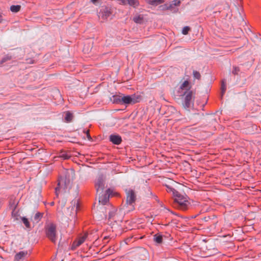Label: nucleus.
<instances>
[{"mask_svg":"<svg viewBox=\"0 0 261 261\" xmlns=\"http://www.w3.org/2000/svg\"><path fill=\"white\" fill-rule=\"evenodd\" d=\"M88 237V233L85 232L83 236L79 237L76 240H74L71 246V249L72 250H75L77 247L81 246L85 241L87 239Z\"/></svg>","mask_w":261,"mask_h":261,"instance_id":"nucleus-6","label":"nucleus"},{"mask_svg":"<svg viewBox=\"0 0 261 261\" xmlns=\"http://www.w3.org/2000/svg\"><path fill=\"white\" fill-rule=\"evenodd\" d=\"M23 223L27 228H31V225L29 220L25 217H20Z\"/></svg>","mask_w":261,"mask_h":261,"instance_id":"nucleus-24","label":"nucleus"},{"mask_svg":"<svg viewBox=\"0 0 261 261\" xmlns=\"http://www.w3.org/2000/svg\"><path fill=\"white\" fill-rule=\"evenodd\" d=\"M173 6L171 3L170 4H165L161 7H162L163 10H171L173 8Z\"/></svg>","mask_w":261,"mask_h":261,"instance_id":"nucleus-26","label":"nucleus"},{"mask_svg":"<svg viewBox=\"0 0 261 261\" xmlns=\"http://www.w3.org/2000/svg\"><path fill=\"white\" fill-rule=\"evenodd\" d=\"M11 59H12V58L11 56H10L9 55H6L2 59L1 61V64H3L4 63H5L9 60H11Z\"/></svg>","mask_w":261,"mask_h":261,"instance_id":"nucleus-28","label":"nucleus"},{"mask_svg":"<svg viewBox=\"0 0 261 261\" xmlns=\"http://www.w3.org/2000/svg\"><path fill=\"white\" fill-rule=\"evenodd\" d=\"M12 216L15 219V220H17L18 218H17V217H18V215H17V212H16L15 211H14V214L13 215L12 214Z\"/></svg>","mask_w":261,"mask_h":261,"instance_id":"nucleus-35","label":"nucleus"},{"mask_svg":"<svg viewBox=\"0 0 261 261\" xmlns=\"http://www.w3.org/2000/svg\"><path fill=\"white\" fill-rule=\"evenodd\" d=\"M4 22V19H3V14L0 12V23H3Z\"/></svg>","mask_w":261,"mask_h":261,"instance_id":"nucleus-36","label":"nucleus"},{"mask_svg":"<svg viewBox=\"0 0 261 261\" xmlns=\"http://www.w3.org/2000/svg\"><path fill=\"white\" fill-rule=\"evenodd\" d=\"M18 201L16 199L11 198L9 202V208L12 211V214H14V211L16 210L18 204Z\"/></svg>","mask_w":261,"mask_h":261,"instance_id":"nucleus-13","label":"nucleus"},{"mask_svg":"<svg viewBox=\"0 0 261 261\" xmlns=\"http://www.w3.org/2000/svg\"><path fill=\"white\" fill-rule=\"evenodd\" d=\"M167 187V191L168 193H171L172 195L175 196V195L177 194V193L178 192L177 191H176L175 189L169 186H166Z\"/></svg>","mask_w":261,"mask_h":261,"instance_id":"nucleus-23","label":"nucleus"},{"mask_svg":"<svg viewBox=\"0 0 261 261\" xmlns=\"http://www.w3.org/2000/svg\"><path fill=\"white\" fill-rule=\"evenodd\" d=\"M175 204L177 205L179 208L182 211H186L188 209L189 202L188 200L187 196L181 194L179 192L174 196Z\"/></svg>","mask_w":261,"mask_h":261,"instance_id":"nucleus-2","label":"nucleus"},{"mask_svg":"<svg viewBox=\"0 0 261 261\" xmlns=\"http://www.w3.org/2000/svg\"><path fill=\"white\" fill-rule=\"evenodd\" d=\"M240 71V69L239 67L237 66H233L232 70V73L233 75H238Z\"/></svg>","mask_w":261,"mask_h":261,"instance_id":"nucleus-27","label":"nucleus"},{"mask_svg":"<svg viewBox=\"0 0 261 261\" xmlns=\"http://www.w3.org/2000/svg\"><path fill=\"white\" fill-rule=\"evenodd\" d=\"M108 238H109V237H105L104 238V239H105V240H107Z\"/></svg>","mask_w":261,"mask_h":261,"instance_id":"nucleus-39","label":"nucleus"},{"mask_svg":"<svg viewBox=\"0 0 261 261\" xmlns=\"http://www.w3.org/2000/svg\"><path fill=\"white\" fill-rule=\"evenodd\" d=\"M193 75L194 77L196 79L199 80L201 77V75H200V73L196 70L193 71Z\"/></svg>","mask_w":261,"mask_h":261,"instance_id":"nucleus-30","label":"nucleus"},{"mask_svg":"<svg viewBox=\"0 0 261 261\" xmlns=\"http://www.w3.org/2000/svg\"><path fill=\"white\" fill-rule=\"evenodd\" d=\"M180 96H182V105L186 109H189L193 105L194 97L193 93L191 90L185 91L179 94Z\"/></svg>","mask_w":261,"mask_h":261,"instance_id":"nucleus-4","label":"nucleus"},{"mask_svg":"<svg viewBox=\"0 0 261 261\" xmlns=\"http://www.w3.org/2000/svg\"><path fill=\"white\" fill-rule=\"evenodd\" d=\"M189 82L188 81H185L180 86L179 90H181L180 91L179 90L178 92L180 93V94L182 93L185 91L187 90H190V88L189 87Z\"/></svg>","mask_w":261,"mask_h":261,"instance_id":"nucleus-14","label":"nucleus"},{"mask_svg":"<svg viewBox=\"0 0 261 261\" xmlns=\"http://www.w3.org/2000/svg\"><path fill=\"white\" fill-rule=\"evenodd\" d=\"M133 20L136 23H141L143 20V17L141 15L136 16L133 18Z\"/></svg>","mask_w":261,"mask_h":261,"instance_id":"nucleus-21","label":"nucleus"},{"mask_svg":"<svg viewBox=\"0 0 261 261\" xmlns=\"http://www.w3.org/2000/svg\"><path fill=\"white\" fill-rule=\"evenodd\" d=\"M181 1V0H173L172 1L171 4L173 6H178L180 4Z\"/></svg>","mask_w":261,"mask_h":261,"instance_id":"nucleus-31","label":"nucleus"},{"mask_svg":"<svg viewBox=\"0 0 261 261\" xmlns=\"http://www.w3.org/2000/svg\"><path fill=\"white\" fill-rule=\"evenodd\" d=\"M226 89V87L225 83V82L224 81H223L222 82V84H221V94H222V96L223 95V94L225 92Z\"/></svg>","mask_w":261,"mask_h":261,"instance_id":"nucleus-29","label":"nucleus"},{"mask_svg":"<svg viewBox=\"0 0 261 261\" xmlns=\"http://www.w3.org/2000/svg\"><path fill=\"white\" fill-rule=\"evenodd\" d=\"M153 240L158 244H161L163 242V237L162 235L155 234L153 236Z\"/></svg>","mask_w":261,"mask_h":261,"instance_id":"nucleus-18","label":"nucleus"},{"mask_svg":"<svg viewBox=\"0 0 261 261\" xmlns=\"http://www.w3.org/2000/svg\"><path fill=\"white\" fill-rule=\"evenodd\" d=\"M126 203L127 205H132L135 203L136 199V195L135 191L132 189L126 190Z\"/></svg>","mask_w":261,"mask_h":261,"instance_id":"nucleus-8","label":"nucleus"},{"mask_svg":"<svg viewBox=\"0 0 261 261\" xmlns=\"http://www.w3.org/2000/svg\"><path fill=\"white\" fill-rule=\"evenodd\" d=\"M127 4L135 8L139 5V3L138 0H128Z\"/></svg>","mask_w":261,"mask_h":261,"instance_id":"nucleus-22","label":"nucleus"},{"mask_svg":"<svg viewBox=\"0 0 261 261\" xmlns=\"http://www.w3.org/2000/svg\"><path fill=\"white\" fill-rule=\"evenodd\" d=\"M111 190L110 189L106 190V193L102 194L99 197V202L102 205H106L109 201V195Z\"/></svg>","mask_w":261,"mask_h":261,"instance_id":"nucleus-9","label":"nucleus"},{"mask_svg":"<svg viewBox=\"0 0 261 261\" xmlns=\"http://www.w3.org/2000/svg\"><path fill=\"white\" fill-rule=\"evenodd\" d=\"M192 217L195 218L196 217V216H193Z\"/></svg>","mask_w":261,"mask_h":261,"instance_id":"nucleus-40","label":"nucleus"},{"mask_svg":"<svg viewBox=\"0 0 261 261\" xmlns=\"http://www.w3.org/2000/svg\"><path fill=\"white\" fill-rule=\"evenodd\" d=\"M164 2V0H148L147 3L153 6H156L159 4H162Z\"/></svg>","mask_w":261,"mask_h":261,"instance_id":"nucleus-17","label":"nucleus"},{"mask_svg":"<svg viewBox=\"0 0 261 261\" xmlns=\"http://www.w3.org/2000/svg\"><path fill=\"white\" fill-rule=\"evenodd\" d=\"M74 206H76L75 211H77L79 210V207H80V204L79 203L78 200H74Z\"/></svg>","mask_w":261,"mask_h":261,"instance_id":"nucleus-33","label":"nucleus"},{"mask_svg":"<svg viewBox=\"0 0 261 261\" xmlns=\"http://www.w3.org/2000/svg\"><path fill=\"white\" fill-rule=\"evenodd\" d=\"M50 204V205H54V202H51Z\"/></svg>","mask_w":261,"mask_h":261,"instance_id":"nucleus-38","label":"nucleus"},{"mask_svg":"<svg viewBox=\"0 0 261 261\" xmlns=\"http://www.w3.org/2000/svg\"><path fill=\"white\" fill-rule=\"evenodd\" d=\"M28 252L24 251H21L16 253L14 256L15 261H20L23 259L24 257L27 255Z\"/></svg>","mask_w":261,"mask_h":261,"instance_id":"nucleus-12","label":"nucleus"},{"mask_svg":"<svg viewBox=\"0 0 261 261\" xmlns=\"http://www.w3.org/2000/svg\"><path fill=\"white\" fill-rule=\"evenodd\" d=\"M72 117H73V116H72V113H71L69 111L66 112L65 117V119L67 122H70L72 119Z\"/></svg>","mask_w":261,"mask_h":261,"instance_id":"nucleus-25","label":"nucleus"},{"mask_svg":"<svg viewBox=\"0 0 261 261\" xmlns=\"http://www.w3.org/2000/svg\"><path fill=\"white\" fill-rule=\"evenodd\" d=\"M141 99V96L133 94L132 95H123L121 98L122 104H135L139 102Z\"/></svg>","mask_w":261,"mask_h":261,"instance_id":"nucleus-5","label":"nucleus"},{"mask_svg":"<svg viewBox=\"0 0 261 261\" xmlns=\"http://www.w3.org/2000/svg\"><path fill=\"white\" fill-rule=\"evenodd\" d=\"M46 237L53 243L57 241V226L53 223H49L45 226Z\"/></svg>","mask_w":261,"mask_h":261,"instance_id":"nucleus-3","label":"nucleus"},{"mask_svg":"<svg viewBox=\"0 0 261 261\" xmlns=\"http://www.w3.org/2000/svg\"><path fill=\"white\" fill-rule=\"evenodd\" d=\"M122 98L121 95H114L112 98L111 99V101L113 103H119L122 105V101L121 100V98Z\"/></svg>","mask_w":261,"mask_h":261,"instance_id":"nucleus-16","label":"nucleus"},{"mask_svg":"<svg viewBox=\"0 0 261 261\" xmlns=\"http://www.w3.org/2000/svg\"><path fill=\"white\" fill-rule=\"evenodd\" d=\"M43 215V213L37 212L34 216L33 221V223H38L41 219Z\"/></svg>","mask_w":261,"mask_h":261,"instance_id":"nucleus-15","label":"nucleus"},{"mask_svg":"<svg viewBox=\"0 0 261 261\" xmlns=\"http://www.w3.org/2000/svg\"><path fill=\"white\" fill-rule=\"evenodd\" d=\"M105 186L104 179L102 175H99L96 180L95 187L98 192L99 190H103Z\"/></svg>","mask_w":261,"mask_h":261,"instance_id":"nucleus-10","label":"nucleus"},{"mask_svg":"<svg viewBox=\"0 0 261 261\" xmlns=\"http://www.w3.org/2000/svg\"><path fill=\"white\" fill-rule=\"evenodd\" d=\"M21 9L20 5H12L10 7V10L11 12L14 13H17L20 11Z\"/></svg>","mask_w":261,"mask_h":261,"instance_id":"nucleus-19","label":"nucleus"},{"mask_svg":"<svg viewBox=\"0 0 261 261\" xmlns=\"http://www.w3.org/2000/svg\"><path fill=\"white\" fill-rule=\"evenodd\" d=\"M98 0H91V2L94 4H95Z\"/></svg>","mask_w":261,"mask_h":261,"instance_id":"nucleus-37","label":"nucleus"},{"mask_svg":"<svg viewBox=\"0 0 261 261\" xmlns=\"http://www.w3.org/2000/svg\"><path fill=\"white\" fill-rule=\"evenodd\" d=\"M72 181L69 178V173H67L64 176H61L58 179V186L56 188V194L58 196V191L63 189L65 192L69 190L71 187Z\"/></svg>","mask_w":261,"mask_h":261,"instance_id":"nucleus-1","label":"nucleus"},{"mask_svg":"<svg viewBox=\"0 0 261 261\" xmlns=\"http://www.w3.org/2000/svg\"><path fill=\"white\" fill-rule=\"evenodd\" d=\"M115 213H116V211H115V208H112L111 210H110V211L109 212L108 219L110 220H114L115 221L116 220L113 218V217H114V216L115 215Z\"/></svg>","mask_w":261,"mask_h":261,"instance_id":"nucleus-20","label":"nucleus"},{"mask_svg":"<svg viewBox=\"0 0 261 261\" xmlns=\"http://www.w3.org/2000/svg\"><path fill=\"white\" fill-rule=\"evenodd\" d=\"M84 133H85L86 134L87 137V138H88V139L90 141V140H92V138H91V137L90 135L89 130H85L84 131Z\"/></svg>","mask_w":261,"mask_h":261,"instance_id":"nucleus-34","label":"nucleus"},{"mask_svg":"<svg viewBox=\"0 0 261 261\" xmlns=\"http://www.w3.org/2000/svg\"><path fill=\"white\" fill-rule=\"evenodd\" d=\"M190 30V28L188 26L184 27L182 30V33L184 35H187L188 33V32Z\"/></svg>","mask_w":261,"mask_h":261,"instance_id":"nucleus-32","label":"nucleus"},{"mask_svg":"<svg viewBox=\"0 0 261 261\" xmlns=\"http://www.w3.org/2000/svg\"><path fill=\"white\" fill-rule=\"evenodd\" d=\"M110 141L115 145H119L122 142V139L119 135H111L110 136Z\"/></svg>","mask_w":261,"mask_h":261,"instance_id":"nucleus-11","label":"nucleus"},{"mask_svg":"<svg viewBox=\"0 0 261 261\" xmlns=\"http://www.w3.org/2000/svg\"><path fill=\"white\" fill-rule=\"evenodd\" d=\"M112 13L111 8L108 6H102L98 14L99 17L106 20L109 17Z\"/></svg>","mask_w":261,"mask_h":261,"instance_id":"nucleus-7","label":"nucleus"}]
</instances>
